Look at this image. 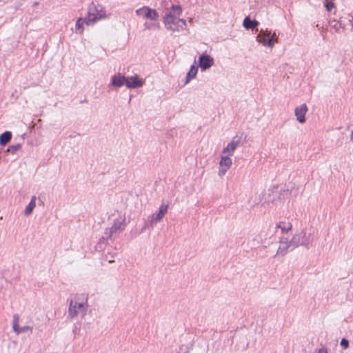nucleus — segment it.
Masks as SVG:
<instances>
[{"label":"nucleus","mask_w":353,"mask_h":353,"mask_svg":"<svg viewBox=\"0 0 353 353\" xmlns=\"http://www.w3.org/2000/svg\"><path fill=\"white\" fill-rule=\"evenodd\" d=\"M125 216H119L114 220V223L110 228L105 229V231L101 239V241L103 243H108V240H111L114 234H117L123 232L125 228Z\"/></svg>","instance_id":"obj_1"},{"label":"nucleus","mask_w":353,"mask_h":353,"mask_svg":"<svg viewBox=\"0 0 353 353\" xmlns=\"http://www.w3.org/2000/svg\"><path fill=\"white\" fill-rule=\"evenodd\" d=\"M87 17V26H91L101 19H105L107 15L101 5H96L94 3L92 2L88 8Z\"/></svg>","instance_id":"obj_2"},{"label":"nucleus","mask_w":353,"mask_h":353,"mask_svg":"<svg viewBox=\"0 0 353 353\" xmlns=\"http://www.w3.org/2000/svg\"><path fill=\"white\" fill-rule=\"evenodd\" d=\"M163 21L165 28L172 32H180L185 30L187 27L185 20L179 19L172 13L166 14Z\"/></svg>","instance_id":"obj_3"},{"label":"nucleus","mask_w":353,"mask_h":353,"mask_svg":"<svg viewBox=\"0 0 353 353\" xmlns=\"http://www.w3.org/2000/svg\"><path fill=\"white\" fill-rule=\"evenodd\" d=\"M88 310L87 300L85 302H79L77 299H71L68 307V318L74 319L79 315L83 317Z\"/></svg>","instance_id":"obj_4"},{"label":"nucleus","mask_w":353,"mask_h":353,"mask_svg":"<svg viewBox=\"0 0 353 353\" xmlns=\"http://www.w3.org/2000/svg\"><path fill=\"white\" fill-rule=\"evenodd\" d=\"M256 41L264 46L272 48L274 43L277 42V38L275 33L272 34L268 30H261L256 37Z\"/></svg>","instance_id":"obj_5"},{"label":"nucleus","mask_w":353,"mask_h":353,"mask_svg":"<svg viewBox=\"0 0 353 353\" xmlns=\"http://www.w3.org/2000/svg\"><path fill=\"white\" fill-rule=\"evenodd\" d=\"M168 211V205L162 204L159 209V212L156 214H152L151 219L149 223H145V225L142 229L143 231L146 228L150 227L153 228L154 225L157 223L159 221H161L164 215L166 214Z\"/></svg>","instance_id":"obj_6"},{"label":"nucleus","mask_w":353,"mask_h":353,"mask_svg":"<svg viewBox=\"0 0 353 353\" xmlns=\"http://www.w3.org/2000/svg\"><path fill=\"white\" fill-rule=\"evenodd\" d=\"M137 15L143 17L151 21H157L159 18V14L156 10L150 8L148 6H143L135 11Z\"/></svg>","instance_id":"obj_7"},{"label":"nucleus","mask_w":353,"mask_h":353,"mask_svg":"<svg viewBox=\"0 0 353 353\" xmlns=\"http://www.w3.org/2000/svg\"><path fill=\"white\" fill-rule=\"evenodd\" d=\"M281 239L286 242L287 246H288L290 251L293 250L299 245H303L305 243L303 239H301L300 236L297 234L292 236H291V235L286 236H281Z\"/></svg>","instance_id":"obj_8"},{"label":"nucleus","mask_w":353,"mask_h":353,"mask_svg":"<svg viewBox=\"0 0 353 353\" xmlns=\"http://www.w3.org/2000/svg\"><path fill=\"white\" fill-rule=\"evenodd\" d=\"M198 62L199 66L201 68V70L204 71L214 65V60L211 56L206 53H203L199 56Z\"/></svg>","instance_id":"obj_9"},{"label":"nucleus","mask_w":353,"mask_h":353,"mask_svg":"<svg viewBox=\"0 0 353 353\" xmlns=\"http://www.w3.org/2000/svg\"><path fill=\"white\" fill-rule=\"evenodd\" d=\"M292 229V225L289 221H279L276 225V232L279 233V230H280V236H290L291 234H289V232Z\"/></svg>","instance_id":"obj_10"},{"label":"nucleus","mask_w":353,"mask_h":353,"mask_svg":"<svg viewBox=\"0 0 353 353\" xmlns=\"http://www.w3.org/2000/svg\"><path fill=\"white\" fill-rule=\"evenodd\" d=\"M241 141V137L235 136L232 138L231 142H230L228 145L223 148V154H228V156H232L233 154L234 151L236 148V147L239 145Z\"/></svg>","instance_id":"obj_11"},{"label":"nucleus","mask_w":353,"mask_h":353,"mask_svg":"<svg viewBox=\"0 0 353 353\" xmlns=\"http://www.w3.org/2000/svg\"><path fill=\"white\" fill-rule=\"evenodd\" d=\"M126 77L121 73L113 75L111 77V81L109 86H112L115 88H119L123 85H125Z\"/></svg>","instance_id":"obj_12"},{"label":"nucleus","mask_w":353,"mask_h":353,"mask_svg":"<svg viewBox=\"0 0 353 353\" xmlns=\"http://www.w3.org/2000/svg\"><path fill=\"white\" fill-rule=\"evenodd\" d=\"M143 85V81L137 76L126 77L125 86L129 89L140 88Z\"/></svg>","instance_id":"obj_13"},{"label":"nucleus","mask_w":353,"mask_h":353,"mask_svg":"<svg viewBox=\"0 0 353 353\" xmlns=\"http://www.w3.org/2000/svg\"><path fill=\"white\" fill-rule=\"evenodd\" d=\"M307 111V106L306 104H302L301 105L296 107L294 110L295 116L299 123H304L305 121V115Z\"/></svg>","instance_id":"obj_14"},{"label":"nucleus","mask_w":353,"mask_h":353,"mask_svg":"<svg viewBox=\"0 0 353 353\" xmlns=\"http://www.w3.org/2000/svg\"><path fill=\"white\" fill-rule=\"evenodd\" d=\"M259 23L256 20H252L250 17H246L243 22V27L247 30H253L258 26Z\"/></svg>","instance_id":"obj_15"},{"label":"nucleus","mask_w":353,"mask_h":353,"mask_svg":"<svg viewBox=\"0 0 353 353\" xmlns=\"http://www.w3.org/2000/svg\"><path fill=\"white\" fill-rule=\"evenodd\" d=\"M288 251L290 250L288 249V246H287L286 242L281 239V236H280L279 246L277 250L276 254L283 256L288 253Z\"/></svg>","instance_id":"obj_16"},{"label":"nucleus","mask_w":353,"mask_h":353,"mask_svg":"<svg viewBox=\"0 0 353 353\" xmlns=\"http://www.w3.org/2000/svg\"><path fill=\"white\" fill-rule=\"evenodd\" d=\"M36 196H32L30 201L29 202L28 205L26 206L25 209L24 214L26 216H28L32 214L33 210L36 207Z\"/></svg>","instance_id":"obj_17"},{"label":"nucleus","mask_w":353,"mask_h":353,"mask_svg":"<svg viewBox=\"0 0 353 353\" xmlns=\"http://www.w3.org/2000/svg\"><path fill=\"white\" fill-rule=\"evenodd\" d=\"M12 139V132L10 131H5L0 135V145H6Z\"/></svg>","instance_id":"obj_18"},{"label":"nucleus","mask_w":353,"mask_h":353,"mask_svg":"<svg viewBox=\"0 0 353 353\" xmlns=\"http://www.w3.org/2000/svg\"><path fill=\"white\" fill-rule=\"evenodd\" d=\"M88 17L87 18H79L75 24L76 32L81 34L83 31V24L85 23L87 25Z\"/></svg>","instance_id":"obj_19"},{"label":"nucleus","mask_w":353,"mask_h":353,"mask_svg":"<svg viewBox=\"0 0 353 353\" xmlns=\"http://www.w3.org/2000/svg\"><path fill=\"white\" fill-rule=\"evenodd\" d=\"M197 72H198V67L194 65H192L190 67L189 72L187 73V75L185 77V84H187L188 83H189V81L192 79L194 78L196 75Z\"/></svg>","instance_id":"obj_20"},{"label":"nucleus","mask_w":353,"mask_h":353,"mask_svg":"<svg viewBox=\"0 0 353 353\" xmlns=\"http://www.w3.org/2000/svg\"><path fill=\"white\" fill-rule=\"evenodd\" d=\"M219 164L221 167H224L229 169L232 165V160L230 158V156L228 154L221 156Z\"/></svg>","instance_id":"obj_21"},{"label":"nucleus","mask_w":353,"mask_h":353,"mask_svg":"<svg viewBox=\"0 0 353 353\" xmlns=\"http://www.w3.org/2000/svg\"><path fill=\"white\" fill-rule=\"evenodd\" d=\"M20 148L21 144L19 143L11 145L7 148L6 152L15 154Z\"/></svg>","instance_id":"obj_22"},{"label":"nucleus","mask_w":353,"mask_h":353,"mask_svg":"<svg viewBox=\"0 0 353 353\" xmlns=\"http://www.w3.org/2000/svg\"><path fill=\"white\" fill-rule=\"evenodd\" d=\"M334 0H324L323 5L327 12H330L334 7Z\"/></svg>","instance_id":"obj_23"},{"label":"nucleus","mask_w":353,"mask_h":353,"mask_svg":"<svg viewBox=\"0 0 353 353\" xmlns=\"http://www.w3.org/2000/svg\"><path fill=\"white\" fill-rule=\"evenodd\" d=\"M19 316L18 314H14L13 315V319H12V329L13 331H17L19 326Z\"/></svg>","instance_id":"obj_24"},{"label":"nucleus","mask_w":353,"mask_h":353,"mask_svg":"<svg viewBox=\"0 0 353 353\" xmlns=\"http://www.w3.org/2000/svg\"><path fill=\"white\" fill-rule=\"evenodd\" d=\"M17 331H14L16 334H19L22 332H26L28 331H30L32 332V327L30 326H23V327H19L18 326V329H17Z\"/></svg>","instance_id":"obj_25"},{"label":"nucleus","mask_w":353,"mask_h":353,"mask_svg":"<svg viewBox=\"0 0 353 353\" xmlns=\"http://www.w3.org/2000/svg\"><path fill=\"white\" fill-rule=\"evenodd\" d=\"M171 10L173 11L176 15L179 16L182 13V8L179 5H172Z\"/></svg>","instance_id":"obj_26"},{"label":"nucleus","mask_w":353,"mask_h":353,"mask_svg":"<svg viewBox=\"0 0 353 353\" xmlns=\"http://www.w3.org/2000/svg\"><path fill=\"white\" fill-rule=\"evenodd\" d=\"M340 344L343 348L346 349L349 347V341L345 338H343Z\"/></svg>","instance_id":"obj_27"},{"label":"nucleus","mask_w":353,"mask_h":353,"mask_svg":"<svg viewBox=\"0 0 353 353\" xmlns=\"http://www.w3.org/2000/svg\"><path fill=\"white\" fill-rule=\"evenodd\" d=\"M228 170V168H224V167H221V168L219 170V175L220 176H223L225 174V172H227Z\"/></svg>","instance_id":"obj_28"},{"label":"nucleus","mask_w":353,"mask_h":353,"mask_svg":"<svg viewBox=\"0 0 353 353\" xmlns=\"http://www.w3.org/2000/svg\"><path fill=\"white\" fill-rule=\"evenodd\" d=\"M334 28L337 30L339 28L341 27V24L339 22H336L334 25L332 26Z\"/></svg>","instance_id":"obj_29"},{"label":"nucleus","mask_w":353,"mask_h":353,"mask_svg":"<svg viewBox=\"0 0 353 353\" xmlns=\"http://www.w3.org/2000/svg\"><path fill=\"white\" fill-rule=\"evenodd\" d=\"M318 353H327V351L325 347H321L319 350Z\"/></svg>","instance_id":"obj_30"},{"label":"nucleus","mask_w":353,"mask_h":353,"mask_svg":"<svg viewBox=\"0 0 353 353\" xmlns=\"http://www.w3.org/2000/svg\"><path fill=\"white\" fill-rule=\"evenodd\" d=\"M105 257H106V259L108 261V262H109L110 263H111L114 262V260H112V258L113 257V256H111V257H108V255H106V256H105Z\"/></svg>","instance_id":"obj_31"},{"label":"nucleus","mask_w":353,"mask_h":353,"mask_svg":"<svg viewBox=\"0 0 353 353\" xmlns=\"http://www.w3.org/2000/svg\"><path fill=\"white\" fill-rule=\"evenodd\" d=\"M290 194V192H289V190H283V194H284V196H285V195L288 196Z\"/></svg>","instance_id":"obj_32"},{"label":"nucleus","mask_w":353,"mask_h":353,"mask_svg":"<svg viewBox=\"0 0 353 353\" xmlns=\"http://www.w3.org/2000/svg\"><path fill=\"white\" fill-rule=\"evenodd\" d=\"M144 26H145V29H150V26L148 23H144Z\"/></svg>","instance_id":"obj_33"},{"label":"nucleus","mask_w":353,"mask_h":353,"mask_svg":"<svg viewBox=\"0 0 353 353\" xmlns=\"http://www.w3.org/2000/svg\"><path fill=\"white\" fill-rule=\"evenodd\" d=\"M350 141L353 143V130L352 131L350 134Z\"/></svg>","instance_id":"obj_34"},{"label":"nucleus","mask_w":353,"mask_h":353,"mask_svg":"<svg viewBox=\"0 0 353 353\" xmlns=\"http://www.w3.org/2000/svg\"><path fill=\"white\" fill-rule=\"evenodd\" d=\"M38 4H39V3H38V2H35V3H34V6H37Z\"/></svg>","instance_id":"obj_35"},{"label":"nucleus","mask_w":353,"mask_h":353,"mask_svg":"<svg viewBox=\"0 0 353 353\" xmlns=\"http://www.w3.org/2000/svg\"><path fill=\"white\" fill-rule=\"evenodd\" d=\"M0 219H2V217H1V216L0 217Z\"/></svg>","instance_id":"obj_36"}]
</instances>
